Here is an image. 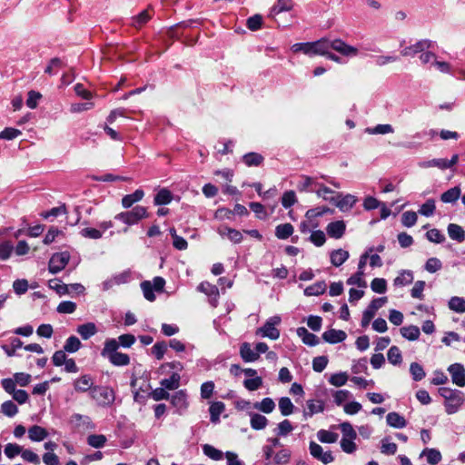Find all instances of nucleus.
Wrapping results in <instances>:
<instances>
[{
    "instance_id": "nucleus-1",
    "label": "nucleus",
    "mask_w": 465,
    "mask_h": 465,
    "mask_svg": "<svg viewBox=\"0 0 465 465\" xmlns=\"http://www.w3.org/2000/svg\"><path fill=\"white\" fill-rule=\"evenodd\" d=\"M119 343L115 339H107L101 351V355L114 366H126L130 363V357L126 353L117 351Z\"/></svg>"
},
{
    "instance_id": "nucleus-2",
    "label": "nucleus",
    "mask_w": 465,
    "mask_h": 465,
    "mask_svg": "<svg viewBox=\"0 0 465 465\" xmlns=\"http://www.w3.org/2000/svg\"><path fill=\"white\" fill-rule=\"evenodd\" d=\"M291 50L297 53H303L307 55L327 54L329 51V41L322 39L316 42L297 43L292 45Z\"/></svg>"
},
{
    "instance_id": "nucleus-3",
    "label": "nucleus",
    "mask_w": 465,
    "mask_h": 465,
    "mask_svg": "<svg viewBox=\"0 0 465 465\" xmlns=\"http://www.w3.org/2000/svg\"><path fill=\"white\" fill-rule=\"evenodd\" d=\"M148 216L147 210L143 206H136L131 211L122 212L115 215V219L127 225H134Z\"/></svg>"
},
{
    "instance_id": "nucleus-4",
    "label": "nucleus",
    "mask_w": 465,
    "mask_h": 465,
    "mask_svg": "<svg viewBox=\"0 0 465 465\" xmlns=\"http://www.w3.org/2000/svg\"><path fill=\"white\" fill-rule=\"evenodd\" d=\"M165 285V281L162 277H154L153 281H144L141 283V289L143 291L144 298L149 302L155 300L153 291L156 292H162Z\"/></svg>"
},
{
    "instance_id": "nucleus-5",
    "label": "nucleus",
    "mask_w": 465,
    "mask_h": 465,
    "mask_svg": "<svg viewBox=\"0 0 465 465\" xmlns=\"http://www.w3.org/2000/svg\"><path fill=\"white\" fill-rule=\"evenodd\" d=\"M281 322L280 316H272L266 321L264 325L256 331L257 335L267 337L271 340H277L280 337V331L276 328Z\"/></svg>"
},
{
    "instance_id": "nucleus-6",
    "label": "nucleus",
    "mask_w": 465,
    "mask_h": 465,
    "mask_svg": "<svg viewBox=\"0 0 465 465\" xmlns=\"http://www.w3.org/2000/svg\"><path fill=\"white\" fill-rule=\"evenodd\" d=\"M442 391L450 392V395H444V398L446 399V412L448 414L456 413L464 402L463 396L460 393L454 392L447 388H442Z\"/></svg>"
},
{
    "instance_id": "nucleus-7",
    "label": "nucleus",
    "mask_w": 465,
    "mask_h": 465,
    "mask_svg": "<svg viewBox=\"0 0 465 465\" xmlns=\"http://www.w3.org/2000/svg\"><path fill=\"white\" fill-rule=\"evenodd\" d=\"M92 397L100 404V405H110L114 401V391L113 389L108 387H99L94 388L91 391Z\"/></svg>"
},
{
    "instance_id": "nucleus-8",
    "label": "nucleus",
    "mask_w": 465,
    "mask_h": 465,
    "mask_svg": "<svg viewBox=\"0 0 465 465\" xmlns=\"http://www.w3.org/2000/svg\"><path fill=\"white\" fill-rule=\"evenodd\" d=\"M357 201L358 199L356 196L350 193L345 195L342 193H337L335 197H331V203H334L341 212L344 213L351 211Z\"/></svg>"
},
{
    "instance_id": "nucleus-9",
    "label": "nucleus",
    "mask_w": 465,
    "mask_h": 465,
    "mask_svg": "<svg viewBox=\"0 0 465 465\" xmlns=\"http://www.w3.org/2000/svg\"><path fill=\"white\" fill-rule=\"evenodd\" d=\"M331 49H333L347 57H355L359 54L357 47L350 45L341 39L329 41V51Z\"/></svg>"
},
{
    "instance_id": "nucleus-10",
    "label": "nucleus",
    "mask_w": 465,
    "mask_h": 465,
    "mask_svg": "<svg viewBox=\"0 0 465 465\" xmlns=\"http://www.w3.org/2000/svg\"><path fill=\"white\" fill-rule=\"evenodd\" d=\"M70 254L67 252L54 253L49 261V272L55 274L61 272L68 263Z\"/></svg>"
},
{
    "instance_id": "nucleus-11",
    "label": "nucleus",
    "mask_w": 465,
    "mask_h": 465,
    "mask_svg": "<svg viewBox=\"0 0 465 465\" xmlns=\"http://www.w3.org/2000/svg\"><path fill=\"white\" fill-rule=\"evenodd\" d=\"M293 7L294 2L292 0H277L271 7L268 16L274 21H277V17L282 13L291 12Z\"/></svg>"
},
{
    "instance_id": "nucleus-12",
    "label": "nucleus",
    "mask_w": 465,
    "mask_h": 465,
    "mask_svg": "<svg viewBox=\"0 0 465 465\" xmlns=\"http://www.w3.org/2000/svg\"><path fill=\"white\" fill-rule=\"evenodd\" d=\"M310 453L311 455L321 460L323 464H329L333 461V456L331 451H323V449L321 445L314 441L310 442Z\"/></svg>"
},
{
    "instance_id": "nucleus-13",
    "label": "nucleus",
    "mask_w": 465,
    "mask_h": 465,
    "mask_svg": "<svg viewBox=\"0 0 465 465\" xmlns=\"http://www.w3.org/2000/svg\"><path fill=\"white\" fill-rule=\"evenodd\" d=\"M432 46V42L428 39H422L418 42H416L413 45H411L407 47H405L401 51L402 56H412L416 54L422 53L428 49H430Z\"/></svg>"
},
{
    "instance_id": "nucleus-14",
    "label": "nucleus",
    "mask_w": 465,
    "mask_h": 465,
    "mask_svg": "<svg viewBox=\"0 0 465 465\" xmlns=\"http://www.w3.org/2000/svg\"><path fill=\"white\" fill-rule=\"evenodd\" d=\"M69 422L79 430L84 431L94 429V424L88 416H84L78 413L73 414Z\"/></svg>"
},
{
    "instance_id": "nucleus-15",
    "label": "nucleus",
    "mask_w": 465,
    "mask_h": 465,
    "mask_svg": "<svg viewBox=\"0 0 465 465\" xmlns=\"http://www.w3.org/2000/svg\"><path fill=\"white\" fill-rule=\"evenodd\" d=\"M448 371L451 376V381L454 384L460 387L465 385V369L460 363H454L449 366Z\"/></svg>"
},
{
    "instance_id": "nucleus-16",
    "label": "nucleus",
    "mask_w": 465,
    "mask_h": 465,
    "mask_svg": "<svg viewBox=\"0 0 465 465\" xmlns=\"http://www.w3.org/2000/svg\"><path fill=\"white\" fill-rule=\"evenodd\" d=\"M346 230V224L343 221H335L330 223L326 227L328 235L334 239L342 237Z\"/></svg>"
},
{
    "instance_id": "nucleus-17",
    "label": "nucleus",
    "mask_w": 465,
    "mask_h": 465,
    "mask_svg": "<svg viewBox=\"0 0 465 465\" xmlns=\"http://www.w3.org/2000/svg\"><path fill=\"white\" fill-rule=\"evenodd\" d=\"M171 403L178 411H185L189 406L186 391L184 390H180L176 391L171 397Z\"/></svg>"
},
{
    "instance_id": "nucleus-18",
    "label": "nucleus",
    "mask_w": 465,
    "mask_h": 465,
    "mask_svg": "<svg viewBox=\"0 0 465 465\" xmlns=\"http://www.w3.org/2000/svg\"><path fill=\"white\" fill-rule=\"evenodd\" d=\"M199 292H202L211 298L213 306L217 305V298L219 296L218 288L215 285L211 284L208 282H203L197 287Z\"/></svg>"
},
{
    "instance_id": "nucleus-19",
    "label": "nucleus",
    "mask_w": 465,
    "mask_h": 465,
    "mask_svg": "<svg viewBox=\"0 0 465 465\" xmlns=\"http://www.w3.org/2000/svg\"><path fill=\"white\" fill-rule=\"evenodd\" d=\"M49 433L42 426L34 425L28 429V438L33 442H40L48 437Z\"/></svg>"
},
{
    "instance_id": "nucleus-20",
    "label": "nucleus",
    "mask_w": 465,
    "mask_h": 465,
    "mask_svg": "<svg viewBox=\"0 0 465 465\" xmlns=\"http://www.w3.org/2000/svg\"><path fill=\"white\" fill-rule=\"evenodd\" d=\"M324 411V403L320 400H309L306 403V409L303 411L304 418L312 417L314 414Z\"/></svg>"
},
{
    "instance_id": "nucleus-21",
    "label": "nucleus",
    "mask_w": 465,
    "mask_h": 465,
    "mask_svg": "<svg viewBox=\"0 0 465 465\" xmlns=\"http://www.w3.org/2000/svg\"><path fill=\"white\" fill-rule=\"evenodd\" d=\"M218 233L222 237H227L233 243H240L243 239L242 233L240 231L227 226L220 227Z\"/></svg>"
},
{
    "instance_id": "nucleus-22",
    "label": "nucleus",
    "mask_w": 465,
    "mask_h": 465,
    "mask_svg": "<svg viewBox=\"0 0 465 465\" xmlns=\"http://www.w3.org/2000/svg\"><path fill=\"white\" fill-rule=\"evenodd\" d=\"M240 355L246 362H252L259 359V353L252 349L248 342H243L240 347Z\"/></svg>"
},
{
    "instance_id": "nucleus-23",
    "label": "nucleus",
    "mask_w": 465,
    "mask_h": 465,
    "mask_svg": "<svg viewBox=\"0 0 465 465\" xmlns=\"http://www.w3.org/2000/svg\"><path fill=\"white\" fill-rule=\"evenodd\" d=\"M347 335L345 331L340 330H329L323 332L322 338L329 343H337L344 341Z\"/></svg>"
},
{
    "instance_id": "nucleus-24",
    "label": "nucleus",
    "mask_w": 465,
    "mask_h": 465,
    "mask_svg": "<svg viewBox=\"0 0 465 465\" xmlns=\"http://www.w3.org/2000/svg\"><path fill=\"white\" fill-rule=\"evenodd\" d=\"M144 196V192L142 189L135 190L131 194H126L122 199V206L124 209L130 208L135 203L140 202Z\"/></svg>"
},
{
    "instance_id": "nucleus-25",
    "label": "nucleus",
    "mask_w": 465,
    "mask_h": 465,
    "mask_svg": "<svg viewBox=\"0 0 465 465\" xmlns=\"http://www.w3.org/2000/svg\"><path fill=\"white\" fill-rule=\"evenodd\" d=\"M297 335L302 339V342L308 346H315L319 343V339L313 333L308 331L304 327H300L296 331Z\"/></svg>"
},
{
    "instance_id": "nucleus-26",
    "label": "nucleus",
    "mask_w": 465,
    "mask_h": 465,
    "mask_svg": "<svg viewBox=\"0 0 465 465\" xmlns=\"http://www.w3.org/2000/svg\"><path fill=\"white\" fill-rule=\"evenodd\" d=\"M94 380L90 375H83L76 379L74 387L76 391L84 392L92 388Z\"/></svg>"
},
{
    "instance_id": "nucleus-27",
    "label": "nucleus",
    "mask_w": 465,
    "mask_h": 465,
    "mask_svg": "<svg viewBox=\"0 0 465 465\" xmlns=\"http://www.w3.org/2000/svg\"><path fill=\"white\" fill-rule=\"evenodd\" d=\"M225 411V405L222 401H213L211 402L209 412L211 417V421L213 423H218L220 420L221 414Z\"/></svg>"
},
{
    "instance_id": "nucleus-28",
    "label": "nucleus",
    "mask_w": 465,
    "mask_h": 465,
    "mask_svg": "<svg viewBox=\"0 0 465 465\" xmlns=\"http://www.w3.org/2000/svg\"><path fill=\"white\" fill-rule=\"evenodd\" d=\"M250 424L253 430H263L268 425V419L265 416L259 413H251Z\"/></svg>"
},
{
    "instance_id": "nucleus-29",
    "label": "nucleus",
    "mask_w": 465,
    "mask_h": 465,
    "mask_svg": "<svg viewBox=\"0 0 465 465\" xmlns=\"http://www.w3.org/2000/svg\"><path fill=\"white\" fill-rule=\"evenodd\" d=\"M400 332L402 335V337L408 341H416L419 339L420 335L419 327L415 325H408L401 327L400 329Z\"/></svg>"
},
{
    "instance_id": "nucleus-30",
    "label": "nucleus",
    "mask_w": 465,
    "mask_h": 465,
    "mask_svg": "<svg viewBox=\"0 0 465 465\" xmlns=\"http://www.w3.org/2000/svg\"><path fill=\"white\" fill-rule=\"evenodd\" d=\"M414 277L413 272L410 270H402L399 272L398 276L394 279L393 283L395 286H405L412 282Z\"/></svg>"
},
{
    "instance_id": "nucleus-31",
    "label": "nucleus",
    "mask_w": 465,
    "mask_h": 465,
    "mask_svg": "<svg viewBox=\"0 0 465 465\" xmlns=\"http://www.w3.org/2000/svg\"><path fill=\"white\" fill-rule=\"evenodd\" d=\"M77 332L84 340H87L97 332V328L94 322H87L77 327Z\"/></svg>"
},
{
    "instance_id": "nucleus-32",
    "label": "nucleus",
    "mask_w": 465,
    "mask_h": 465,
    "mask_svg": "<svg viewBox=\"0 0 465 465\" xmlns=\"http://www.w3.org/2000/svg\"><path fill=\"white\" fill-rule=\"evenodd\" d=\"M180 374L177 372H173L170 378L162 380L160 384L166 390L174 391L180 387Z\"/></svg>"
},
{
    "instance_id": "nucleus-33",
    "label": "nucleus",
    "mask_w": 465,
    "mask_h": 465,
    "mask_svg": "<svg viewBox=\"0 0 465 465\" xmlns=\"http://www.w3.org/2000/svg\"><path fill=\"white\" fill-rule=\"evenodd\" d=\"M348 258L349 252L343 249H337L331 252V262L336 267L344 263Z\"/></svg>"
},
{
    "instance_id": "nucleus-34",
    "label": "nucleus",
    "mask_w": 465,
    "mask_h": 465,
    "mask_svg": "<svg viewBox=\"0 0 465 465\" xmlns=\"http://www.w3.org/2000/svg\"><path fill=\"white\" fill-rule=\"evenodd\" d=\"M253 408L266 414L272 413L275 409V403L271 398H264L253 404Z\"/></svg>"
},
{
    "instance_id": "nucleus-35",
    "label": "nucleus",
    "mask_w": 465,
    "mask_h": 465,
    "mask_svg": "<svg viewBox=\"0 0 465 465\" xmlns=\"http://www.w3.org/2000/svg\"><path fill=\"white\" fill-rule=\"evenodd\" d=\"M386 420L391 427L398 429L404 428L407 424L404 417L401 416L397 412H390L386 417Z\"/></svg>"
},
{
    "instance_id": "nucleus-36",
    "label": "nucleus",
    "mask_w": 465,
    "mask_h": 465,
    "mask_svg": "<svg viewBox=\"0 0 465 465\" xmlns=\"http://www.w3.org/2000/svg\"><path fill=\"white\" fill-rule=\"evenodd\" d=\"M419 166L421 168L437 167L440 170L449 169V163H447V159H443V158L423 161L419 163Z\"/></svg>"
},
{
    "instance_id": "nucleus-37",
    "label": "nucleus",
    "mask_w": 465,
    "mask_h": 465,
    "mask_svg": "<svg viewBox=\"0 0 465 465\" xmlns=\"http://www.w3.org/2000/svg\"><path fill=\"white\" fill-rule=\"evenodd\" d=\"M448 307L450 311H453L458 313L465 312V299L453 296L448 302Z\"/></svg>"
},
{
    "instance_id": "nucleus-38",
    "label": "nucleus",
    "mask_w": 465,
    "mask_h": 465,
    "mask_svg": "<svg viewBox=\"0 0 465 465\" xmlns=\"http://www.w3.org/2000/svg\"><path fill=\"white\" fill-rule=\"evenodd\" d=\"M387 358L391 364L394 366L401 365L402 362L401 351L397 346H391L387 352Z\"/></svg>"
},
{
    "instance_id": "nucleus-39",
    "label": "nucleus",
    "mask_w": 465,
    "mask_h": 465,
    "mask_svg": "<svg viewBox=\"0 0 465 465\" xmlns=\"http://www.w3.org/2000/svg\"><path fill=\"white\" fill-rule=\"evenodd\" d=\"M48 286L50 289L56 292L60 296L69 294V287L68 284L63 283L58 279H53L48 282Z\"/></svg>"
},
{
    "instance_id": "nucleus-40",
    "label": "nucleus",
    "mask_w": 465,
    "mask_h": 465,
    "mask_svg": "<svg viewBox=\"0 0 465 465\" xmlns=\"http://www.w3.org/2000/svg\"><path fill=\"white\" fill-rule=\"evenodd\" d=\"M152 15L150 14V10L146 9L142 11L137 15L132 18V25L135 28H141L143 25H145L150 19Z\"/></svg>"
},
{
    "instance_id": "nucleus-41",
    "label": "nucleus",
    "mask_w": 465,
    "mask_h": 465,
    "mask_svg": "<svg viewBox=\"0 0 465 465\" xmlns=\"http://www.w3.org/2000/svg\"><path fill=\"white\" fill-rule=\"evenodd\" d=\"M86 441L89 446L95 449H100L105 445L107 438L103 434H90L86 438Z\"/></svg>"
},
{
    "instance_id": "nucleus-42",
    "label": "nucleus",
    "mask_w": 465,
    "mask_h": 465,
    "mask_svg": "<svg viewBox=\"0 0 465 465\" xmlns=\"http://www.w3.org/2000/svg\"><path fill=\"white\" fill-rule=\"evenodd\" d=\"M172 200H173L172 193L169 190L163 188V189H161L155 195L154 203L156 205L168 204L172 202Z\"/></svg>"
},
{
    "instance_id": "nucleus-43",
    "label": "nucleus",
    "mask_w": 465,
    "mask_h": 465,
    "mask_svg": "<svg viewBox=\"0 0 465 465\" xmlns=\"http://www.w3.org/2000/svg\"><path fill=\"white\" fill-rule=\"evenodd\" d=\"M460 189L459 187H453L444 192L440 196V200L443 203H450L456 202L460 198Z\"/></svg>"
},
{
    "instance_id": "nucleus-44",
    "label": "nucleus",
    "mask_w": 465,
    "mask_h": 465,
    "mask_svg": "<svg viewBox=\"0 0 465 465\" xmlns=\"http://www.w3.org/2000/svg\"><path fill=\"white\" fill-rule=\"evenodd\" d=\"M293 226L291 223H283L276 226L275 235L278 239H287L293 233Z\"/></svg>"
},
{
    "instance_id": "nucleus-45",
    "label": "nucleus",
    "mask_w": 465,
    "mask_h": 465,
    "mask_svg": "<svg viewBox=\"0 0 465 465\" xmlns=\"http://www.w3.org/2000/svg\"><path fill=\"white\" fill-rule=\"evenodd\" d=\"M448 233L451 239L457 240L459 242H462L465 238V232L461 226L455 223L449 224Z\"/></svg>"
},
{
    "instance_id": "nucleus-46",
    "label": "nucleus",
    "mask_w": 465,
    "mask_h": 465,
    "mask_svg": "<svg viewBox=\"0 0 465 465\" xmlns=\"http://www.w3.org/2000/svg\"><path fill=\"white\" fill-rule=\"evenodd\" d=\"M279 410L282 416H289L294 411V405L288 397H282L279 400Z\"/></svg>"
},
{
    "instance_id": "nucleus-47",
    "label": "nucleus",
    "mask_w": 465,
    "mask_h": 465,
    "mask_svg": "<svg viewBox=\"0 0 465 465\" xmlns=\"http://www.w3.org/2000/svg\"><path fill=\"white\" fill-rule=\"evenodd\" d=\"M318 440L322 443H334L338 440V434L326 430H320L317 432Z\"/></svg>"
},
{
    "instance_id": "nucleus-48",
    "label": "nucleus",
    "mask_w": 465,
    "mask_h": 465,
    "mask_svg": "<svg viewBox=\"0 0 465 465\" xmlns=\"http://www.w3.org/2000/svg\"><path fill=\"white\" fill-rule=\"evenodd\" d=\"M242 161L247 166H258L263 161V157L256 153H249L243 155Z\"/></svg>"
},
{
    "instance_id": "nucleus-49",
    "label": "nucleus",
    "mask_w": 465,
    "mask_h": 465,
    "mask_svg": "<svg viewBox=\"0 0 465 465\" xmlns=\"http://www.w3.org/2000/svg\"><path fill=\"white\" fill-rule=\"evenodd\" d=\"M81 341L80 340L75 336H70L64 346V351L74 353L77 351L81 348Z\"/></svg>"
},
{
    "instance_id": "nucleus-50",
    "label": "nucleus",
    "mask_w": 465,
    "mask_h": 465,
    "mask_svg": "<svg viewBox=\"0 0 465 465\" xmlns=\"http://www.w3.org/2000/svg\"><path fill=\"white\" fill-rule=\"evenodd\" d=\"M421 455H425L427 457L428 462L431 465L438 464L441 460L440 452L435 449H425Z\"/></svg>"
},
{
    "instance_id": "nucleus-51",
    "label": "nucleus",
    "mask_w": 465,
    "mask_h": 465,
    "mask_svg": "<svg viewBox=\"0 0 465 465\" xmlns=\"http://www.w3.org/2000/svg\"><path fill=\"white\" fill-rule=\"evenodd\" d=\"M436 209L435 201L433 199L427 200L419 209V213L430 217L433 215Z\"/></svg>"
},
{
    "instance_id": "nucleus-52",
    "label": "nucleus",
    "mask_w": 465,
    "mask_h": 465,
    "mask_svg": "<svg viewBox=\"0 0 465 465\" xmlns=\"http://www.w3.org/2000/svg\"><path fill=\"white\" fill-rule=\"evenodd\" d=\"M326 290L324 282H316L304 290V294L307 296H317L323 293Z\"/></svg>"
},
{
    "instance_id": "nucleus-53",
    "label": "nucleus",
    "mask_w": 465,
    "mask_h": 465,
    "mask_svg": "<svg viewBox=\"0 0 465 465\" xmlns=\"http://www.w3.org/2000/svg\"><path fill=\"white\" fill-rule=\"evenodd\" d=\"M356 438H341V450L348 454H351L356 451L357 445L354 442Z\"/></svg>"
},
{
    "instance_id": "nucleus-54",
    "label": "nucleus",
    "mask_w": 465,
    "mask_h": 465,
    "mask_svg": "<svg viewBox=\"0 0 465 465\" xmlns=\"http://www.w3.org/2000/svg\"><path fill=\"white\" fill-rule=\"evenodd\" d=\"M348 381V374L346 372H337L331 374L329 378V382L336 387H341L346 384Z\"/></svg>"
},
{
    "instance_id": "nucleus-55",
    "label": "nucleus",
    "mask_w": 465,
    "mask_h": 465,
    "mask_svg": "<svg viewBox=\"0 0 465 465\" xmlns=\"http://www.w3.org/2000/svg\"><path fill=\"white\" fill-rule=\"evenodd\" d=\"M76 310V303L71 301H64L58 304L56 311L61 314H71Z\"/></svg>"
},
{
    "instance_id": "nucleus-56",
    "label": "nucleus",
    "mask_w": 465,
    "mask_h": 465,
    "mask_svg": "<svg viewBox=\"0 0 465 465\" xmlns=\"http://www.w3.org/2000/svg\"><path fill=\"white\" fill-rule=\"evenodd\" d=\"M203 453L214 460H221L223 457V451L217 450L212 445L205 444L203 447Z\"/></svg>"
},
{
    "instance_id": "nucleus-57",
    "label": "nucleus",
    "mask_w": 465,
    "mask_h": 465,
    "mask_svg": "<svg viewBox=\"0 0 465 465\" xmlns=\"http://www.w3.org/2000/svg\"><path fill=\"white\" fill-rule=\"evenodd\" d=\"M424 268L428 272L434 273L442 268V262L440 259L432 257L427 260Z\"/></svg>"
},
{
    "instance_id": "nucleus-58",
    "label": "nucleus",
    "mask_w": 465,
    "mask_h": 465,
    "mask_svg": "<svg viewBox=\"0 0 465 465\" xmlns=\"http://www.w3.org/2000/svg\"><path fill=\"white\" fill-rule=\"evenodd\" d=\"M80 234L84 238L93 239V240H98L101 239L102 236V231L98 230V228H93V227H86L81 230Z\"/></svg>"
},
{
    "instance_id": "nucleus-59",
    "label": "nucleus",
    "mask_w": 465,
    "mask_h": 465,
    "mask_svg": "<svg viewBox=\"0 0 465 465\" xmlns=\"http://www.w3.org/2000/svg\"><path fill=\"white\" fill-rule=\"evenodd\" d=\"M262 385V379L260 376H255L253 378H248L244 380L243 386L248 391H253L258 390Z\"/></svg>"
},
{
    "instance_id": "nucleus-60",
    "label": "nucleus",
    "mask_w": 465,
    "mask_h": 465,
    "mask_svg": "<svg viewBox=\"0 0 465 465\" xmlns=\"http://www.w3.org/2000/svg\"><path fill=\"white\" fill-rule=\"evenodd\" d=\"M293 430V426L288 420H283L277 425L276 433L278 436H287Z\"/></svg>"
},
{
    "instance_id": "nucleus-61",
    "label": "nucleus",
    "mask_w": 465,
    "mask_h": 465,
    "mask_svg": "<svg viewBox=\"0 0 465 465\" xmlns=\"http://www.w3.org/2000/svg\"><path fill=\"white\" fill-rule=\"evenodd\" d=\"M1 411L7 417H13L18 412V408L13 401H6L2 403Z\"/></svg>"
},
{
    "instance_id": "nucleus-62",
    "label": "nucleus",
    "mask_w": 465,
    "mask_h": 465,
    "mask_svg": "<svg viewBox=\"0 0 465 465\" xmlns=\"http://www.w3.org/2000/svg\"><path fill=\"white\" fill-rule=\"evenodd\" d=\"M371 288L374 292L384 293L387 290V282L383 278H374L371 282Z\"/></svg>"
},
{
    "instance_id": "nucleus-63",
    "label": "nucleus",
    "mask_w": 465,
    "mask_h": 465,
    "mask_svg": "<svg viewBox=\"0 0 465 465\" xmlns=\"http://www.w3.org/2000/svg\"><path fill=\"white\" fill-rule=\"evenodd\" d=\"M410 372L414 381H420L425 377V371L422 366L417 362H412L411 364Z\"/></svg>"
},
{
    "instance_id": "nucleus-64",
    "label": "nucleus",
    "mask_w": 465,
    "mask_h": 465,
    "mask_svg": "<svg viewBox=\"0 0 465 465\" xmlns=\"http://www.w3.org/2000/svg\"><path fill=\"white\" fill-rule=\"evenodd\" d=\"M22 450H23V448L20 445H18L16 443H7L5 446L4 451L7 458L13 459L15 456H17L18 454H21Z\"/></svg>"
}]
</instances>
